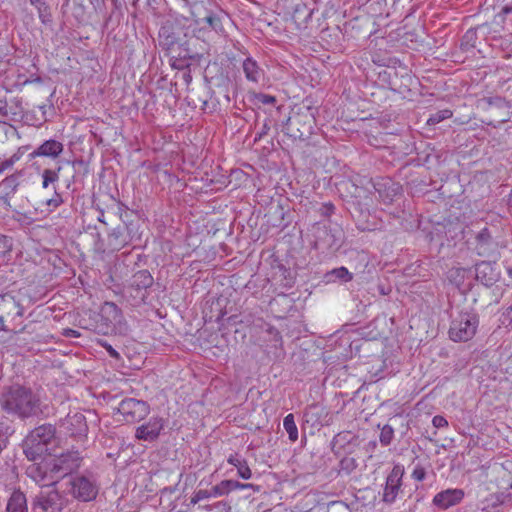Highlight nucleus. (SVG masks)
<instances>
[{
  "mask_svg": "<svg viewBox=\"0 0 512 512\" xmlns=\"http://www.w3.org/2000/svg\"><path fill=\"white\" fill-rule=\"evenodd\" d=\"M126 423H136L145 419L150 413V405L136 398L123 399L117 408Z\"/></svg>",
  "mask_w": 512,
  "mask_h": 512,
  "instance_id": "obj_9",
  "label": "nucleus"
},
{
  "mask_svg": "<svg viewBox=\"0 0 512 512\" xmlns=\"http://www.w3.org/2000/svg\"><path fill=\"white\" fill-rule=\"evenodd\" d=\"M15 433L14 421L0 414V453L7 447L9 438Z\"/></svg>",
  "mask_w": 512,
  "mask_h": 512,
  "instance_id": "obj_25",
  "label": "nucleus"
},
{
  "mask_svg": "<svg viewBox=\"0 0 512 512\" xmlns=\"http://www.w3.org/2000/svg\"><path fill=\"white\" fill-rule=\"evenodd\" d=\"M183 78L187 84L190 83V81L192 79L190 72H185L183 75Z\"/></svg>",
  "mask_w": 512,
  "mask_h": 512,
  "instance_id": "obj_60",
  "label": "nucleus"
},
{
  "mask_svg": "<svg viewBox=\"0 0 512 512\" xmlns=\"http://www.w3.org/2000/svg\"><path fill=\"white\" fill-rule=\"evenodd\" d=\"M283 427L288 434L289 440L295 442L298 439V429L293 414L284 417Z\"/></svg>",
  "mask_w": 512,
  "mask_h": 512,
  "instance_id": "obj_36",
  "label": "nucleus"
},
{
  "mask_svg": "<svg viewBox=\"0 0 512 512\" xmlns=\"http://www.w3.org/2000/svg\"><path fill=\"white\" fill-rule=\"evenodd\" d=\"M342 230L330 224H318L315 229V248L322 251H336L341 246Z\"/></svg>",
  "mask_w": 512,
  "mask_h": 512,
  "instance_id": "obj_8",
  "label": "nucleus"
},
{
  "mask_svg": "<svg viewBox=\"0 0 512 512\" xmlns=\"http://www.w3.org/2000/svg\"><path fill=\"white\" fill-rule=\"evenodd\" d=\"M432 424L437 429L447 428L449 425L447 419L441 415L434 416L432 419Z\"/></svg>",
  "mask_w": 512,
  "mask_h": 512,
  "instance_id": "obj_48",
  "label": "nucleus"
},
{
  "mask_svg": "<svg viewBox=\"0 0 512 512\" xmlns=\"http://www.w3.org/2000/svg\"><path fill=\"white\" fill-rule=\"evenodd\" d=\"M64 202L65 200L63 197V193L55 189L53 196L46 200L45 205L47 206L49 211H55L62 204H64Z\"/></svg>",
  "mask_w": 512,
  "mask_h": 512,
  "instance_id": "obj_40",
  "label": "nucleus"
},
{
  "mask_svg": "<svg viewBox=\"0 0 512 512\" xmlns=\"http://www.w3.org/2000/svg\"><path fill=\"white\" fill-rule=\"evenodd\" d=\"M479 315L473 308L462 307L450 315L449 339L453 342H467L477 333Z\"/></svg>",
  "mask_w": 512,
  "mask_h": 512,
  "instance_id": "obj_2",
  "label": "nucleus"
},
{
  "mask_svg": "<svg viewBox=\"0 0 512 512\" xmlns=\"http://www.w3.org/2000/svg\"><path fill=\"white\" fill-rule=\"evenodd\" d=\"M56 428L52 424H43L35 427L23 440V452L25 456L36 461L47 454L49 445L55 439Z\"/></svg>",
  "mask_w": 512,
  "mask_h": 512,
  "instance_id": "obj_3",
  "label": "nucleus"
},
{
  "mask_svg": "<svg viewBox=\"0 0 512 512\" xmlns=\"http://www.w3.org/2000/svg\"><path fill=\"white\" fill-rule=\"evenodd\" d=\"M27 475L41 486H51L58 482L55 473L52 472L51 460L30 465L27 468Z\"/></svg>",
  "mask_w": 512,
  "mask_h": 512,
  "instance_id": "obj_13",
  "label": "nucleus"
},
{
  "mask_svg": "<svg viewBox=\"0 0 512 512\" xmlns=\"http://www.w3.org/2000/svg\"><path fill=\"white\" fill-rule=\"evenodd\" d=\"M404 466L395 464L388 474L383 490L382 500L387 504L395 502L402 487V478L404 476Z\"/></svg>",
  "mask_w": 512,
  "mask_h": 512,
  "instance_id": "obj_12",
  "label": "nucleus"
},
{
  "mask_svg": "<svg viewBox=\"0 0 512 512\" xmlns=\"http://www.w3.org/2000/svg\"><path fill=\"white\" fill-rule=\"evenodd\" d=\"M164 425L162 417H151L148 422L136 428L135 437L141 441L153 442L158 439Z\"/></svg>",
  "mask_w": 512,
  "mask_h": 512,
  "instance_id": "obj_17",
  "label": "nucleus"
},
{
  "mask_svg": "<svg viewBox=\"0 0 512 512\" xmlns=\"http://www.w3.org/2000/svg\"><path fill=\"white\" fill-rule=\"evenodd\" d=\"M270 130V121L269 120H265L260 131H258L256 133V136H255V139L254 141H258L260 139H262L265 135H267V133L269 132Z\"/></svg>",
  "mask_w": 512,
  "mask_h": 512,
  "instance_id": "obj_49",
  "label": "nucleus"
},
{
  "mask_svg": "<svg viewBox=\"0 0 512 512\" xmlns=\"http://www.w3.org/2000/svg\"><path fill=\"white\" fill-rule=\"evenodd\" d=\"M227 461L229 464L237 468V474L242 479L248 480L252 477V472L248 466L247 460L241 457L239 454H231Z\"/></svg>",
  "mask_w": 512,
  "mask_h": 512,
  "instance_id": "obj_31",
  "label": "nucleus"
},
{
  "mask_svg": "<svg viewBox=\"0 0 512 512\" xmlns=\"http://www.w3.org/2000/svg\"><path fill=\"white\" fill-rule=\"evenodd\" d=\"M464 496L465 494L462 489H447L437 493L432 502L437 508L446 510L459 504L463 500Z\"/></svg>",
  "mask_w": 512,
  "mask_h": 512,
  "instance_id": "obj_20",
  "label": "nucleus"
},
{
  "mask_svg": "<svg viewBox=\"0 0 512 512\" xmlns=\"http://www.w3.org/2000/svg\"><path fill=\"white\" fill-rule=\"evenodd\" d=\"M326 512H351V510L343 501H331L327 504Z\"/></svg>",
  "mask_w": 512,
  "mask_h": 512,
  "instance_id": "obj_43",
  "label": "nucleus"
},
{
  "mask_svg": "<svg viewBox=\"0 0 512 512\" xmlns=\"http://www.w3.org/2000/svg\"><path fill=\"white\" fill-rule=\"evenodd\" d=\"M29 2L37 9L38 17L44 25L52 23V14L46 0H29Z\"/></svg>",
  "mask_w": 512,
  "mask_h": 512,
  "instance_id": "obj_32",
  "label": "nucleus"
},
{
  "mask_svg": "<svg viewBox=\"0 0 512 512\" xmlns=\"http://www.w3.org/2000/svg\"><path fill=\"white\" fill-rule=\"evenodd\" d=\"M34 508L43 512L61 511L65 506L64 497L57 490L40 492L34 499Z\"/></svg>",
  "mask_w": 512,
  "mask_h": 512,
  "instance_id": "obj_14",
  "label": "nucleus"
},
{
  "mask_svg": "<svg viewBox=\"0 0 512 512\" xmlns=\"http://www.w3.org/2000/svg\"><path fill=\"white\" fill-rule=\"evenodd\" d=\"M159 45L170 56L171 53L176 52V46L186 38V34H182L180 30H176L173 25H164L159 30Z\"/></svg>",
  "mask_w": 512,
  "mask_h": 512,
  "instance_id": "obj_15",
  "label": "nucleus"
},
{
  "mask_svg": "<svg viewBox=\"0 0 512 512\" xmlns=\"http://www.w3.org/2000/svg\"><path fill=\"white\" fill-rule=\"evenodd\" d=\"M254 100L255 103H260L263 105H274L277 101L275 96L265 93H255Z\"/></svg>",
  "mask_w": 512,
  "mask_h": 512,
  "instance_id": "obj_44",
  "label": "nucleus"
},
{
  "mask_svg": "<svg viewBox=\"0 0 512 512\" xmlns=\"http://www.w3.org/2000/svg\"><path fill=\"white\" fill-rule=\"evenodd\" d=\"M64 151V145L62 142L56 139H48L37 146L33 151L28 154L29 160H33L37 157H46L52 161H55Z\"/></svg>",
  "mask_w": 512,
  "mask_h": 512,
  "instance_id": "obj_18",
  "label": "nucleus"
},
{
  "mask_svg": "<svg viewBox=\"0 0 512 512\" xmlns=\"http://www.w3.org/2000/svg\"><path fill=\"white\" fill-rule=\"evenodd\" d=\"M61 169H62V167L60 165H58L55 168H45L41 172V179H42L41 187L43 189H48L50 187H52L53 190L57 189V184L60 179Z\"/></svg>",
  "mask_w": 512,
  "mask_h": 512,
  "instance_id": "obj_30",
  "label": "nucleus"
},
{
  "mask_svg": "<svg viewBox=\"0 0 512 512\" xmlns=\"http://www.w3.org/2000/svg\"><path fill=\"white\" fill-rule=\"evenodd\" d=\"M34 82H36V83H41V82H42L41 77L37 76V77H35V78H33V79H28V80H26V81L24 82V84H27V83H34Z\"/></svg>",
  "mask_w": 512,
  "mask_h": 512,
  "instance_id": "obj_58",
  "label": "nucleus"
},
{
  "mask_svg": "<svg viewBox=\"0 0 512 512\" xmlns=\"http://www.w3.org/2000/svg\"><path fill=\"white\" fill-rule=\"evenodd\" d=\"M326 416L325 407L320 404H311L304 412L305 421L311 423L312 426L321 425Z\"/></svg>",
  "mask_w": 512,
  "mask_h": 512,
  "instance_id": "obj_26",
  "label": "nucleus"
},
{
  "mask_svg": "<svg viewBox=\"0 0 512 512\" xmlns=\"http://www.w3.org/2000/svg\"><path fill=\"white\" fill-rule=\"evenodd\" d=\"M103 346L106 348L108 354L111 357L116 358V359H118L120 357L119 353L111 345L105 343V344H103Z\"/></svg>",
  "mask_w": 512,
  "mask_h": 512,
  "instance_id": "obj_55",
  "label": "nucleus"
},
{
  "mask_svg": "<svg viewBox=\"0 0 512 512\" xmlns=\"http://www.w3.org/2000/svg\"><path fill=\"white\" fill-rule=\"evenodd\" d=\"M199 39L197 37H188L176 46L175 51L170 55V63L172 68L184 70L193 64H198L202 59L203 52L197 49Z\"/></svg>",
  "mask_w": 512,
  "mask_h": 512,
  "instance_id": "obj_6",
  "label": "nucleus"
},
{
  "mask_svg": "<svg viewBox=\"0 0 512 512\" xmlns=\"http://www.w3.org/2000/svg\"><path fill=\"white\" fill-rule=\"evenodd\" d=\"M139 0H123L124 3H129L132 6L136 7Z\"/></svg>",
  "mask_w": 512,
  "mask_h": 512,
  "instance_id": "obj_62",
  "label": "nucleus"
},
{
  "mask_svg": "<svg viewBox=\"0 0 512 512\" xmlns=\"http://www.w3.org/2000/svg\"><path fill=\"white\" fill-rule=\"evenodd\" d=\"M13 240L11 237L0 234V257H4L12 250Z\"/></svg>",
  "mask_w": 512,
  "mask_h": 512,
  "instance_id": "obj_41",
  "label": "nucleus"
},
{
  "mask_svg": "<svg viewBox=\"0 0 512 512\" xmlns=\"http://www.w3.org/2000/svg\"><path fill=\"white\" fill-rule=\"evenodd\" d=\"M394 439V428L389 425L385 424L380 432L379 441L382 446L386 447L389 446Z\"/></svg>",
  "mask_w": 512,
  "mask_h": 512,
  "instance_id": "obj_39",
  "label": "nucleus"
},
{
  "mask_svg": "<svg viewBox=\"0 0 512 512\" xmlns=\"http://www.w3.org/2000/svg\"><path fill=\"white\" fill-rule=\"evenodd\" d=\"M46 108H47V105H45V104L39 106V109L42 111L43 121H47V118H46Z\"/></svg>",
  "mask_w": 512,
  "mask_h": 512,
  "instance_id": "obj_59",
  "label": "nucleus"
},
{
  "mask_svg": "<svg viewBox=\"0 0 512 512\" xmlns=\"http://www.w3.org/2000/svg\"><path fill=\"white\" fill-rule=\"evenodd\" d=\"M507 273H508V276L512 279V265L507 266Z\"/></svg>",
  "mask_w": 512,
  "mask_h": 512,
  "instance_id": "obj_64",
  "label": "nucleus"
},
{
  "mask_svg": "<svg viewBox=\"0 0 512 512\" xmlns=\"http://www.w3.org/2000/svg\"><path fill=\"white\" fill-rule=\"evenodd\" d=\"M20 176V173H14L7 176L2 182H0V189L6 196L13 195L17 191L20 184Z\"/></svg>",
  "mask_w": 512,
  "mask_h": 512,
  "instance_id": "obj_33",
  "label": "nucleus"
},
{
  "mask_svg": "<svg viewBox=\"0 0 512 512\" xmlns=\"http://www.w3.org/2000/svg\"><path fill=\"white\" fill-rule=\"evenodd\" d=\"M502 323L512 327V304L502 314Z\"/></svg>",
  "mask_w": 512,
  "mask_h": 512,
  "instance_id": "obj_52",
  "label": "nucleus"
},
{
  "mask_svg": "<svg viewBox=\"0 0 512 512\" xmlns=\"http://www.w3.org/2000/svg\"><path fill=\"white\" fill-rule=\"evenodd\" d=\"M511 12H512V7L505 6V7H503V9H502V13H503V14H509V13H511Z\"/></svg>",
  "mask_w": 512,
  "mask_h": 512,
  "instance_id": "obj_61",
  "label": "nucleus"
},
{
  "mask_svg": "<svg viewBox=\"0 0 512 512\" xmlns=\"http://www.w3.org/2000/svg\"><path fill=\"white\" fill-rule=\"evenodd\" d=\"M208 496H212V495L210 494V492L208 493V491H206V490H199V491L196 493V495H195V498H196V499H195L194 501H198V500L203 499V498L208 497Z\"/></svg>",
  "mask_w": 512,
  "mask_h": 512,
  "instance_id": "obj_57",
  "label": "nucleus"
},
{
  "mask_svg": "<svg viewBox=\"0 0 512 512\" xmlns=\"http://www.w3.org/2000/svg\"><path fill=\"white\" fill-rule=\"evenodd\" d=\"M303 118H308V115L297 114L288 119L286 124L287 134L294 138H302L303 136L310 134L312 125L311 120L308 123L303 121Z\"/></svg>",
  "mask_w": 512,
  "mask_h": 512,
  "instance_id": "obj_23",
  "label": "nucleus"
},
{
  "mask_svg": "<svg viewBox=\"0 0 512 512\" xmlns=\"http://www.w3.org/2000/svg\"><path fill=\"white\" fill-rule=\"evenodd\" d=\"M132 240V224L117 226L108 234L109 245L116 251L129 245Z\"/></svg>",
  "mask_w": 512,
  "mask_h": 512,
  "instance_id": "obj_21",
  "label": "nucleus"
},
{
  "mask_svg": "<svg viewBox=\"0 0 512 512\" xmlns=\"http://www.w3.org/2000/svg\"><path fill=\"white\" fill-rule=\"evenodd\" d=\"M453 116V112L450 109L439 110L435 113H432L427 119V125H436L446 119H449Z\"/></svg>",
  "mask_w": 512,
  "mask_h": 512,
  "instance_id": "obj_38",
  "label": "nucleus"
},
{
  "mask_svg": "<svg viewBox=\"0 0 512 512\" xmlns=\"http://www.w3.org/2000/svg\"><path fill=\"white\" fill-rule=\"evenodd\" d=\"M82 457L78 451H69L59 457L51 459L52 472L55 473L57 481L72 474L81 466Z\"/></svg>",
  "mask_w": 512,
  "mask_h": 512,
  "instance_id": "obj_10",
  "label": "nucleus"
},
{
  "mask_svg": "<svg viewBox=\"0 0 512 512\" xmlns=\"http://www.w3.org/2000/svg\"><path fill=\"white\" fill-rule=\"evenodd\" d=\"M66 335L78 336V333L75 330L69 329Z\"/></svg>",
  "mask_w": 512,
  "mask_h": 512,
  "instance_id": "obj_63",
  "label": "nucleus"
},
{
  "mask_svg": "<svg viewBox=\"0 0 512 512\" xmlns=\"http://www.w3.org/2000/svg\"><path fill=\"white\" fill-rule=\"evenodd\" d=\"M24 307L10 294L0 295V333L23 332Z\"/></svg>",
  "mask_w": 512,
  "mask_h": 512,
  "instance_id": "obj_4",
  "label": "nucleus"
},
{
  "mask_svg": "<svg viewBox=\"0 0 512 512\" xmlns=\"http://www.w3.org/2000/svg\"><path fill=\"white\" fill-rule=\"evenodd\" d=\"M280 270L282 271V274L284 276V286L287 288H291L294 285V277L291 275V272L286 269L283 265L280 266Z\"/></svg>",
  "mask_w": 512,
  "mask_h": 512,
  "instance_id": "obj_47",
  "label": "nucleus"
},
{
  "mask_svg": "<svg viewBox=\"0 0 512 512\" xmlns=\"http://www.w3.org/2000/svg\"><path fill=\"white\" fill-rule=\"evenodd\" d=\"M335 210V206L332 203H325L320 208V213L324 217H330Z\"/></svg>",
  "mask_w": 512,
  "mask_h": 512,
  "instance_id": "obj_51",
  "label": "nucleus"
},
{
  "mask_svg": "<svg viewBox=\"0 0 512 512\" xmlns=\"http://www.w3.org/2000/svg\"><path fill=\"white\" fill-rule=\"evenodd\" d=\"M100 329L103 334L115 332L117 326L123 322L122 310L114 303L106 301L100 308Z\"/></svg>",
  "mask_w": 512,
  "mask_h": 512,
  "instance_id": "obj_11",
  "label": "nucleus"
},
{
  "mask_svg": "<svg viewBox=\"0 0 512 512\" xmlns=\"http://www.w3.org/2000/svg\"><path fill=\"white\" fill-rule=\"evenodd\" d=\"M7 94L8 89L0 84V114L7 113Z\"/></svg>",
  "mask_w": 512,
  "mask_h": 512,
  "instance_id": "obj_45",
  "label": "nucleus"
},
{
  "mask_svg": "<svg viewBox=\"0 0 512 512\" xmlns=\"http://www.w3.org/2000/svg\"><path fill=\"white\" fill-rule=\"evenodd\" d=\"M242 70L246 80L254 84H258L264 78L265 75L264 70L260 67L258 62L251 56H248L242 62Z\"/></svg>",
  "mask_w": 512,
  "mask_h": 512,
  "instance_id": "obj_24",
  "label": "nucleus"
},
{
  "mask_svg": "<svg viewBox=\"0 0 512 512\" xmlns=\"http://www.w3.org/2000/svg\"><path fill=\"white\" fill-rule=\"evenodd\" d=\"M153 284L154 278L151 273L146 269L139 270L131 276L128 284L123 288V296L132 306H140L148 298V290Z\"/></svg>",
  "mask_w": 512,
  "mask_h": 512,
  "instance_id": "obj_5",
  "label": "nucleus"
},
{
  "mask_svg": "<svg viewBox=\"0 0 512 512\" xmlns=\"http://www.w3.org/2000/svg\"><path fill=\"white\" fill-rule=\"evenodd\" d=\"M211 512H230L231 507L223 501L217 502L211 507Z\"/></svg>",
  "mask_w": 512,
  "mask_h": 512,
  "instance_id": "obj_50",
  "label": "nucleus"
},
{
  "mask_svg": "<svg viewBox=\"0 0 512 512\" xmlns=\"http://www.w3.org/2000/svg\"><path fill=\"white\" fill-rule=\"evenodd\" d=\"M497 243L489 228L484 227L475 236V250L479 256L488 257L495 252Z\"/></svg>",
  "mask_w": 512,
  "mask_h": 512,
  "instance_id": "obj_19",
  "label": "nucleus"
},
{
  "mask_svg": "<svg viewBox=\"0 0 512 512\" xmlns=\"http://www.w3.org/2000/svg\"><path fill=\"white\" fill-rule=\"evenodd\" d=\"M0 408L21 421L43 419L48 415V406L40 395L31 387L18 383L2 388Z\"/></svg>",
  "mask_w": 512,
  "mask_h": 512,
  "instance_id": "obj_1",
  "label": "nucleus"
},
{
  "mask_svg": "<svg viewBox=\"0 0 512 512\" xmlns=\"http://www.w3.org/2000/svg\"><path fill=\"white\" fill-rule=\"evenodd\" d=\"M374 190L379 194V198L384 204H391L395 196L400 192L399 183L390 177H379L372 180Z\"/></svg>",
  "mask_w": 512,
  "mask_h": 512,
  "instance_id": "obj_16",
  "label": "nucleus"
},
{
  "mask_svg": "<svg viewBox=\"0 0 512 512\" xmlns=\"http://www.w3.org/2000/svg\"><path fill=\"white\" fill-rule=\"evenodd\" d=\"M499 272L492 263L482 261L475 266L476 280L489 287L495 284L499 279Z\"/></svg>",
  "mask_w": 512,
  "mask_h": 512,
  "instance_id": "obj_22",
  "label": "nucleus"
},
{
  "mask_svg": "<svg viewBox=\"0 0 512 512\" xmlns=\"http://www.w3.org/2000/svg\"><path fill=\"white\" fill-rule=\"evenodd\" d=\"M197 25L200 26L201 30H212L217 33L223 31V25L221 17L216 13H209L205 17L196 20Z\"/></svg>",
  "mask_w": 512,
  "mask_h": 512,
  "instance_id": "obj_29",
  "label": "nucleus"
},
{
  "mask_svg": "<svg viewBox=\"0 0 512 512\" xmlns=\"http://www.w3.org/2000/svg\"><path fill=\"white\" fill-rule=\"evenodd\" d=\"M17 159H18L17 157L13 156L10 159H6L3 162H1L0 163V172L6 170L8 168H11Z\"/></svg>",
  "mask_w": 512,
  "mask_h": 512,
  "instance_id": "obj_53",
  "label": "nucleus"
},
{
  "mask_svg": "<svg viewBox=\"0 0 512 512\" xmlns=\"http://www.w3.org/2000/svg\"><path fill=\"white\" fill-rule=\"evenodd\" d=\"M68 430L73 436H80L86 433L87 424L85 416L81 413H75L74 415L67 416Z\"/></svg>",
  "mask_w": 512,
  "mask_h": 512,
  "instance_id": "obj_28",
  "label": "nucleus"
},
{
  "mask_svg": "<svg viewBox=\"0 0 512 512\" xmlns=\"http://www.w3.org/2000/svg\"><path fill=\"white\" fill-rule=\"evenodd\" d=\"M247 488H254V485L250 484V483L244 484V483H240L239 481L233 480V489L234 490L247 489Z\"/></svg>",
  "mask_w": 512,
  "mask_h": 512,
  "instance_id": "obj_54",
  "label": "nucleus"
},
{
  "mask_svg": "<svg viewBox=\"0 0 512 512\" xmlns=\"http://www.w3.org/2000/svg\"><path fill=\"white\" fill-rule=\"evenodd\" d=\"M465 272L466 269L464 268H452L448 272V278L451 282H454L459 286L463 283Z\"/></svg>",
  "mask_w": 512,
  "mask_h": 512,
  "instance_id": "obj_42",
  "label": "nucleus"
},
{
  "mask_svg": "<svg viewBox=\"0 0 512 512\" xmlns=\"http://www.w3.org/2000/svg\"><path fill=\"white\" fill-rule=\"evenodd\" d=\"M6 512H28L27 499L23 492L16 490L11 494Z\"/></svg>",
  "mask_w": 512,
  "mask_h": 512,
  "instance_id": "obj_27",
  "label": "nucleus"
},
{
  "mask_svg": "<svg viewBox=\"0 0 512 512\" xmlns=\"http://www.w3.org/2000/svg\"><path fill=\"white\" fill-rule=\"evenodd\" d=\"M231 491H234L233 480H223L211 488L210 494L213 496H222Z\"/></svg>",
  "mask_w": 512,
  "mask_h": 512,
  "instance_id": "obj_37",
  "label": "nucleus"
},
{
  "mask_svg": "<svg viewBox=\"0 0 512 512\" xmlns=\"http://www.w3.org/2000/svg\"><path fill=\"white\" fill-rule=\"evenodd\" d=\"M411 477L416 481H423L426 477V470L421 465H416L412 471Z\"/></svg>",
  "mask_w": 512,
  "mask_h": 512,
  "instance_id": "obj_46",
  "label": "nucleus"
},
{
  "mask_svg": "<svg viewBox=\"0 0 512 512\" xmlns=\"http://www.w3.org/2000/svg\"><path fill=\"white\" fill-rule=\"evenodd\" d=\"M341 466L342 468L355 467V460L353 458H345L341 461Z\"/></svg>",
  "mask_w": 512,
  "mask_h": 512,
  "instance_id": "obj_56",
  "label": "nucleus"
},
{
  "mask_svg": "<svg viewBox=\"0 0 512 512\" xmlns=\"http://www.w3.org/2000/svg\"><path fill=\"white\" fill-rule=\"evenodd\" d=\"M70 493L79 501L89 502L98 494V484L92 475H75L70 478Z\"/></svg>",
  "mask_w": 512,
  "mask_h": 512,
  "instance_id": "obj_7",
  "label": "nucleus"
},
{
  "mask_svg": "<svg viewBox=\"0 0 512 512\" xmlns=\"http://www.w3.org/2000/svg\"><path fill=\"white\" fill-rule=\"evenodd\" d=\"M23 111L22 99L16 97L10 101L7 100V113L0 115L11 120H15L17 117H22Z\"/></svg>",
  "mask_w": 512,
  "mask_h": 512,
  "instance_id": "obj_34",
  "label": "nucleus"
},
{
  "mask_svg": "<svg viewBox=\"0 0 512 512\" xmlns=\"http://www.w3.org/2000/svg\"><path fill=\"white\" fill-rule=\"evenodd\" d=\"M326 279L328 281H332V280H340L342 282H349L353 279V275L352 273H350L348 271V269L344 266H341V267H338V268H335L333 270H331L330 272H328L326 274Z\"/></svg>",
  "mask_w": 512,
  "mask_h": 512,
  "instance_id": "obj_35",
  "label": "nucleus"
}]
</instances>
